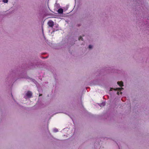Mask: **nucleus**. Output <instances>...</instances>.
<instances>
[{
    "label": "nucleus",
    "instance_id": "1",
    "mask_svg": "<svg viewBox=\"0 0 149 149\" xmlns=\"http://www.w3.org/2000/svg\"><path fill=\"white\" fill-rule=\"evenodd\" d=\"M32 95V93L30 91H28L26 94V96L24 97L25 98H29L31 97Z\"/></svg>",
    "mask_w": 149,
    "mask_h": 149
},
{
    "label": "nucleus",
    "instance_id": "2",
    "mask_svg": "<svg viewBox=\"0 0 149 149\" xmlns=\"http://www.w3.org/2000/svg\"><path fill=\"white\" fill-rule=\"evenodd\" d=\"M48 24L49 26L52 27L54 25V22L52 20H50L48 22Z\"/></svg>",
    "mask_w": 149,
    "mask_h": 149
},
{
    "label": "nucleus",
    "instance_id": "3",
    "mask_svg": "<svg viewBox=\"0 0 149 149\" xmlns=\"http://www.w3.org/2000/svg\"><path fill=\"white\" fill-rule=\"evenodd\" d=\"M117 84L120 87L123 86V83L122 81H118L117 82Z\"/></svg>",
    "mask_w": 149,
    "mask_h": 149
},
{
    "label": "nucleus",
    "instance_id": "4",
    "mask_svg": "<svg viewBox=\"0 0 149 149\" xmlns=\"http://www.w3.org/2000/svg\"><path fill=\"white\" fill-rule=\"evenodd\" d=\"M58 13H62L63 12V9L62 8L59 9L58 10Z\"/></svg>",
    "mask_w": 149,
    "mask_h": 149
},
{
    "label": "nucleus",
    "instance_id": "5",
    "mask_svg": "<svg viewBox=\"0 0 149 149\" xmlns=\"http://www.w3.org/2000/svg\"><path fill=\"white\" fill-rule=\"evenodd\" d=\"M116 89L118 90V91H121L123 89V88L121 87L120 88H117Z\"/></svg>",
    "mask_w": 149,
    "mask_h": 149
},
{
    "label": "nucleus",
    "instance_id": "6",
    "mask_svg": "<svg viewBox=\"0 0 149 149\" xmlns=\"http://www.w3.org/2000/svg\"><path fill=\"white\" fill-rule=\"evenodd\" d=\"M53 131L54 132H57L58 131V130L57 129H54Z\"/></svg>",
    "mask_w": 149,
    "mask_h": 149
},
{
    "label": "nucleus",
    "instance_id": "7",
    "mask_svg": "<svg viewBox=\"0 0 149 149\" xmlns=\"http://www.w3.org/2000/svg\"><path fill=\"white\" fill-rule=\"evenodd\" d=\"M79 40H83V38H82V37L81 36H80L79 38Z\"/></svg>",
    "mask_w": 149,
    "mask_h": 149
},
{
    "label": "nucleus",
    "instance_id": "8",
    "mask_svg": "<svg viewBox=\"0 0 149 149\" xmlns=\"http://www.w3.org/2000/svg\"><path fill=\"white\" fill-rule=\"evenodd\" d=\"M3 1L4 3H7L8 1V0H3Z\"/></svg>",
    "mask_w": 149,
    "mask_h": 149
},
{
    "label": "nucleus",
    "instance_id": "9",
    "mask_svg": "<svg viewBox=\"0 0 149 149\" xmlns=\"http://www.w3.org/2000/svg\"><path fill=\"white\" fill-rule=\"evenodd\" d=\"M89 47V49H91L92 48V45H89V47Z\"/></svg>",
    "mask_w": 149,
    "mask_h": 149
},
{
    "label": "nucleus",
    "instance_id": "10",
    "mask_svg": "<svg viewBox=\"0 0 149 149\" xmlns=\"http://www.w3.org/2000/svg\"><path fill=\"white\" fill-rule=\"evenodd\" d=\"M102 105L103 106H104L105 105V103H102Z\"/></svg>",
    "mask_w": 149,
    "mask_h": 149
},
{
    "label": "nucleus",
    "instance_id": "11",
    "mask_svg": "<svg viewBox=\"0 0 149 149\" xmlns=\"http://www.w3.org/2000/svg\"><path fill=\"white\" fill-rule=\"evenodd\" d=\"M117 94L118 95H119V92L118 91L117 92Z\"/></svg>",
    "mask_w": 149,
    "mask_h": 149
},
{
    "label": "nucleus",
    "instance_id": "12",
    "mask_svg": "<svg viewBox=\"0 0 149 149\" xmlns=\"http://www.w3.org/2000/svg\"><path fill=\"white\" fill-rule=\"evenodd\" d=\"M122 93V92H120V94H121Z\"/></svg>",
    "mask_w": 149,
    "mask_h": 149
}]
</instances>
